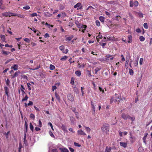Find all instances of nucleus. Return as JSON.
<instances>
[{
	"instance_id": "nucleus-23",
	"label": "nucleus",
	"mask_w": 152,
	"mask_h": 152,
	"mask_svg": "<svg viewBox=\"0 0 152 152\" xmlns=\"http://www.w3.org/2000/svg\"><path fill=\"white\" fill-rule=\"evenodd\" d=\"M60 10H64L65 8L64 6L62 4H60L59 6Z\"/></svg>"
},
{
	"instance_id": "nucleus-29",
	"label": "nucleus",
	"mask_w": 152,
	"mask_h": 152,
	"mask_svg": "<svg viewBox=\"0 0 152 152\" xmlns=\"http://www.w3.org/2000/svg\"><path fill=\"white\" fill-rule=\"evenodd\" d=\"M6 84L8 86H9L10 85V81L8 79H7L5 81Z\"/></svg>"
},
{
	"instance_id": "nucleus-36",
	"label": "nucleus",
	"mask_w": 152,
	"mask_h": 152,
	"mask_svg": "<svg viewBox=\"0 0 152 152\" xmlns=\"http://www.w3.org/2000/svg\"><path fill=\"white\" fill-rule=\"evenodd\" d=\"M139 4L138 2L137 1H135L134 2V5L135 7H137Z\"/></svg>"
},
{
	"instance_id": "nucleus-18",
	"label": "nucleus",
	"mask_w": 152,
	"mask_h": 152,
	"mask_svg": "<svg viewBox=\"0 0 152 152\" xmlns=\"http://www.w3.org/2000/svg\"><path fill=\"white\" fill-rule=\"evenodd\" d=\"M75 74L76 75L80 77L81 75V72L80 70H77L75 72Z\"/></svg>"
},
{
	"instance_id": "nucleus-21",
	"label": "nucleus",
	"mask_w": 152,
	"mask_h": 152,
	"mask_svg": "<svg viewBox=\"0 0 152 152\" xmlns=\"http://www.w3.org/2000/svg\"><path fill=\"white\" fill-rule=\"evenodd\" d=\"M111 149L110 147L108 148L107 146L106 147L105 151V152H110Z\"/></svg>"
},
{
	"instance_id": "nucleus-25",
	"label": "nucleus",
	"mask_w": 152,
	"mask_h": 152,
	"mask_svg": "<svg viewBox=\"0 0 152 152\" xmlns=\"http://www.w3.org/2000/svg\"><path fill=\"white\" fill-rule=\"evenodd\" d=\"M139 39L141 42H143L145 40V38L143 36H140V37Z\"/></svg>"
},
{
	"instance_id": "nucleus-52",
	"label": "nucleus",
	"mask_w": 152,
	"mask_h": 152,
	"mask_svg": "<svg viewBox=\"0 0 152 152\" xmlns=\"http://www.w3.org/2000/svg\"><path fill=\"white\" fill-rule=\"evenodd\" d=\"M22 148V144L21 142L19 143V147L18 148V150H19V151H20L21 148Z\"/></svg>"
},
{
	"instance_id": "nucleus-9",
	"label": "nucleus",
	"mask_w": 152,
	"mask_h": 152,
	"mask_svg": "<svg viewBox=\"0 0 152 152\" xmlns=\"http://www.w3.org/2000/svg\"><path fill=\"white\" fill-rule=\"evenodd\" d=\"M120 146L124 148H126L127 146V143L123 142H120Z\"/></svg>"
},
{
	"instance_id": "nucleus-6",
	"label": "nucleus",
	"mask_w": 152,
	"mask_h": 152,
	"mask_svg": "<svg viewBox=\"0 0 152 152\" xmlns=\"http://www.w3.org/2000/svg\"><path fill=\"white\" fill-rule=\"evenodd\" d=\"M77 133L78 135H86V134L85 133L82 129H80L78 130L77 131Z\"/></svg>"
},
{
	"instance_id": "nucleus-35",
	"label": "nucleus",
	"mask_w": 152,
	"mask_h": 152,
	"mask_svg": "<svg viewBox=\"0 0 152 152\" xmlns=\"http://www.w3.org/2000/svg\"><path fill=\"white\" fill-rule=\"evenodd\" d=\"M134 4V2L133 0H131L130 1V7H132Z\"/></svg>"
},
{
	"instance_id": "nucleus-22",
	"label": "nucleus",
	"mask_w": 152,
	"mask_h": 152,
	"mask_svg": "<svg viewBox=\"0 0 152 152\" xmlns=\"http://www.w3.org/2000/svg\"><path fill=\"white\" fill-rule=\"evenodd\" d=\"M73 37H74L73 35H71L70 37H67L66 40V41H71Z\"/></svg>"
},
{
	"instance_id": "nucleus-5",
	"label": "nucleus",
	"mask_w": 152,
	"mask_h": 152,
	"mask_svg": "<svg viewBox=\"0 0 152 152\" xmlns=\"http://www.w3.org/2000/svg\"><path fill=\"white\" fill-rule=\"evenodd\" d=\"M67 98L69 100L72 102H73L74 100L73 96L71 94H69L68 95Z\"/></svg>"
},
{
	"instance_id": "nucleus-11",
	"label": "nucleus",
	"mask_w": 152,
	"mask_h": 152,
	"mask_svg": "<svg viewBox=\"0 0 152 152\" xmlns=\"http://www.w3.org/2000/svg\"><path fill=\"white\" fill-rule=\"evenodd\" d=\"M20 73V72L19 71H18V72H16L14 75H12V78H13L15 77H17L18 75V74Z\"/></svg>"
},
{
	"instance_id": "nucleus-41",
	"label": "nucleus",
	"mask_w": 152,
	"mask_h": 152,
	"mask_svg": "<svg viewBox=\"0 0 152 152\" xmlns=\"http://www.w3.org/2000/svg\"><path fill=\"white\" fill-rule=\"evenodd\" d=\"M95 23L97 26H100V23L99 20H96L95 21Z\"/></svg>"
},
{
	"instance_id": "nucleus-58",
	"label": "nucleus",
	"mask_w": 152,
	"mask_h": 152,
	"mask_svg": "<svg viewBox=\"0 0 152 152\" xmlns=\"http://www.w3.org/2000/svg\"><path fill=\"white\" fill-rule=\"evenodd\" d=\"M74 145L76 146L80 147L81 146V145L79 144V143L76 142H75L74 143Z\"/></svg>"
},
{
	"instance_id": "nucleus-3",
	"label": "nucleus",
	"mask_w": 152,
	"mask_h": 152,
	"mask_svg": "<svg viewBox=\"0 0 152 152\" xmlns=\"http://www.w3.org/2000/svg\"><path fill=\"white\" fill-rule=\"evenodd\" d=\"M121 100V98L120 97L118 96H116L115 98V99H114L113 97H112L111 98V102H112L113 101H114L115 102H119Z\"/></svg>"
},
{
	"instance_id": "nucleus-13",
	"label": "nucleus",
	"mask_w": 152,
	"mask_h": 152,
	"mask_svg": "<svg viewBox=\"0 0 152 152\" xmlns=\"http://www.w3.org/2000/svg\"><path fill=\"white\" fill-rule=\"evenodd\" d=\"M4 90L5 91V93L6 94V95L8 96V93H9V89L7 88V87L6 86H5L4 87Z\"/></svg>"
},
{
	"instance_id": "nucleus-49",
	"label": "nucleus",
	"mask_w": 152,
	"mask_h": 152,
	"mask_svg": "<svg viewBox=\"0 0 152 152\" xmlns=\"http://www.w3.org/2000/svg\"><path fill=\"white\" fill-rule=\"evenodd\" d=\"M143 26L145 28L147 29L148 28V26L147 23H145L143 24Z\"/></svg>"
},
{
	"instance_id": "nucleus-27",
	"label": "nucleus",
	"mask_w": 152,
	"mask_h": 152,
	"mask_svg": "<svg viewBox=\"0 0 152 152\" xmlns=\"http://www.w3.org/2000/svg\"><path fill=\"white\" fill-rule=\"evenodd\" d=\"M101 68L100 67H96L95 69V73L96 74L97 72L101 69Z\"/></svg>"
},
{
	"instance_id": "nucleus-54",
	"label": "nucleus",
	"mask_w": 152,
	"mask_h": 152,
	"mask_svg": "<svg viewBox=\"0 0 152 152\" xmlns=\"http://www.w3.org/2000/svg\"><path fill=\"white\" fill-rule=\"evenodd\" d=\"M25 128H26V132H27L28 127V124H27V123L25 121Z\"/></svg>"
},
{
	"instance_id": "nucleus-4",
	"label": "nucleus",
	"mask_w": 152,
	"mask_h": 152,
	"mask_svg": "<svg viewBox=\"0 0 152 152\" xmlns=\"http://www.w3.org/2000/svg\"><path fill=\"white\" fill-rule=\"evenodd\" d=\"M121 116V117L124 120H127L130 117V116L129 115L126 114L124 113H123Z\"/></svg>"
},
{
	"instance_id": "nucleus-44",
	"label": "nucleus",
	"mask_w": 152,
	"mask_h": 152,
	"mask_svg": "<svg viewBox=\"0 0 152 152\" xmlns=\"http://www.w3.org/2000/svg\"><path fill=\"white\" fill-rule=\"evenodd\" d=\"M10 17L11 16H16L17 15V14L16 13H14L12 12H10Z\"/></svg>"
},
{
	"instance_id": "nucleus-17",
	"label": "nucleus",
	"mask_w": 152,
	"mask_h": 152,
	"mask_svg": "<svg viewBox=\"0 0 152 152\" xmlns=\"http://www.w3.org/2000/svg\"><path fill=\"white\" fill-rule=\"evenodd\" d=\"M44 14L45 16L48 17H51L52 15V14L50 13L49 12H45Z\"/></svg>"
},
{
	"instance_id": "nucleus-64",
	"label": "nucleus",
	"mask_w": 152,
	"mask_h": 152,
	"mask_svg": "<svg viewBox=\"0 0 152 152\" xmlns=\"http://www.w3.org/2000/svg\"><path fill=\"white\" fill-rule=\"evenodd\" d=\"M30 29L31 30L33 31L35 33L37 31V30L34 27H33L32 28H30Z\"/></svg>"
},
{
	"instance_id": "nucleus-16",
	"label": "nucleus",
	"mask_w": 152,
	"mask_h": 152,
	"mask_svg": "<svg viewBox=\"0 0 152 152\" xmlns=\"http://www.w3.org/2000/svg\"><path fill=\"white\" fill-rule=\"evenodd\" d=\"M2 15L4 16L10 17V12H4L2 14Z\"/></svg>"
},
{
	"instance_id": "nucleus-61",
	"label": "nucleus",
	"mask_w": 152,
	"mask_h": 152,
	"mask_svg": "<svg viewBox=\"0 0 152 152\" xmlns=\"http://www.w3.org/2000/svg\"><path fill=\"white\" fill-rule=\"evenodd\" d=\"M129 119H130L132 122L135 119V118L134 117H131L130 116V117L129 118Z\"/></svg>"
},
{
	"instance_id": "nucleus-46",
	"label": "nucleus",
	"mask_w": 152,
	"mask_h": 152,
	"mask_svg": "<svg viewBox=\"0 0 152 152\" xmlns=\"http://www.w3.org/2000/svg\"><path fill=\"white\" fill-rule=\"evenodd\" d=\"M70 120L72 124L74 123V121H75V119L73 117H70Z\"/></svg>"
},
{
	"instance_id": "nucleus-30",
	"label": "nucleus",
	"mask_w": 152,
	"mask_h": 152,
	"mask_svg": "<svg viewBox=\"0 0 152 152\" xmlns=\"http://www.w3.org/2000/svg\"><path fill=\"white\" fill-rule=\"evenodd\" d=\"M134 73V72L132 69H129V73L130 75H133Z\"/></svg>"
},
{
	"instance_id": "nucleus-12",
	"label": "nucleus",
	"mask_w": 152,
	"mask_h": 152,
	"mask_svg": "<svg viewBox=\"0 0 152 152\" xmlns=\"http://www.w3.org/2000/svg\"><path fill=\"white\" fill-rule=\"evenodd\" d=\"M55 96L58 101L60 102L61 100L60 97L59 95L58 94H57L56 92L55 93Z\"/></svg>"
},
{
	"instance_id": "nucleus-47",
	"label": "nucleus",
	"mask_w": 152,
	"mask_h": 152,
	"mask_svg": "<svg viewBox=\"0 0 152 152\" xmlns=\"http://www.w3.org/2000/svg\"><path fill=\"white\" fill-rule=\"evenodd\" d=\"M27 87L28 88V89L29 91H30L31 90V87L30 86L31 85V84L30 83H27Z\"/></svg>"
},
{
	"instance_id": "nucleus-14",
	"label": "nucleus",
	"mask_w": 152,
	"mask_h": 152,
	"mask_svg": "<svg viewBox=\"0 0 152 152\" xmlns=\"http://www.w3.org/2000/svg\"><path fill=\"white\" fill-rule=\"evenodd\" d=\"M91 105L92 106V108L93 110L94 113L95 111V107L94 105V102L92 101H91Z\"/></svg>"
},
{
	"instance_id": "nucleus-48",
	"label": "nucleus",
	"mask_w": 152,
	"mask_h": 152,
	"mask_svg": "<svg viewBox=\"0 0 152 152\" xmlns=\"http://www.w3.org/2000/svg\"><path fill=\"white\" fill-rule=\"evenodd\" d=\"M87 27V26L86 25L81 24V26H80V28H84L85 29H86V28Z\"/></svg>"
},
{
	"instance_id": "nucleus-60",
	"label": "nucleus",
	"mask_w": 152,
	"mask_h": 152,
	"mask_svg": "<svg viewBox=\"0 0 152 152\" xmlns=\"http://www.w3.org/2000/svg\"><path fill=\"white\" fill-rule=\"evenodd\" d=\"M24 40L25 42H27L29 43L30 42V40L28 38H25L24 39Z\"/></svg>"
},
{
	"instance_id": "nucleus-26",
	"label": "nucleus",
	"mask_w": 152,
	"mask_h": 152,
	"mask_svg": "<svg viewBox=\"0 0 152 152\" xmlns=\"http://www.w3.org/2000/svg\"><path fill=\"white\" fill-rule=\"evenodd\" d=\"M61 128L64 131H65L66 130V127L63 124L61 126Z\"/></svg>"
},
{
	"instance_id": "nucleus-37",
	"label": "nucleus",
	"mask_w": 152,
	"mask_h": 152,
	"mask_svg": "<svg viewBox=\"0 0 152 152\" xmlns=\"http://www.w3.org/2000/svg\"><path fill=\"white\" fill-rule=\"evenodd\" d=\"M30 129L32 131H33L34 130V127L32 125L31 123H30Z\"/></svg>"
},
{
	"instance_id": "nucleus-15",
	"label": "nucleus",
	"mask_w": 152,
	"mask_h": 152,
	"mask_svg": "<svg viewBox=\"0 0 152 152\" xmlns=\"http://www.w3.org/2000/svg\"><path fill=\"white\" fill-rule=\"evenodd\" d=\"M60 149L61 150V152H69V150L66 148H61Z\"/></svg>"
},
{
	"instance_id": "nucleus-50",
	"label": "nucleus",
	"mask_w": 152,
	"mask_h": 152,
	"mask_svg": "<svg viewBox=\"0 0 152 152\" xmlns=\"http://www.w3.org/2000/svg\"><path fill=\"white\" fill-rule=\"evenodd\" d=\"M30 118H33L34 119L35 118L34 115L32 113H31L30 114Z\"/></svg>"
},
{
	"instance_id": "nucleus-45",
	"label": "nucleus",
	"mask_w": 152,
	"mask_h": 152,
	"mask_svg": "<svg viewBox=\"0 0 152 152\" xmlns=\"http://www.w3.org/2000/svg\"><path fill=\"white\" fill-rule=\"evenodd\" d=\"M138 15L139 17L140 18H142L143 17V14L141 12H139L138 13Z\"/></svg>"
},
{
	"instance_id": "nucleus-38",
	"label": "nucleus",
	"mask_w": 152,
	"mask_h": 152,
	"mask_svg": "<svg viewBox=\"0 0 152 152\" xmlns=\"http://www.w3.org/2000/svg\"><path fill=\"white\" fill-rule=\"evenodd\" d=\"M2 53L3 54H4L6 56L8 55L10 53L9 52L3 51H2Z\"/></svg>"
},
{
	"instance_id": "nucleus-34",
	"label": "nucleus",
	"mask_w": 152,
	"mask_h": 152,
	"mask_svg": "<svg viewBox=\"0 0 152 152\" xmlns=\"http://www.w3.org/2000/svg\"><path fill=\"white\" fill-rule=\"evenodd\" d=\"M67 58V57L66 56H64L63 57L61 58L60 60L62 61H64L66 60Z\"/></svg>"
},
{
	"instance_id": "nucleus-55",
	"label": "nucleus",
	"mask_w": 152,
	"mask_h": 152,
	"mask_svg": "<svg viewBox=\"0 0 152 152\" xmlns=\"http://www.w3.org/2000/svg\"><path fill=\"white\" fill-rule=\"evenodd\" d=\"M30 15H31V16L33 17L35 16H37V13H34L31 14Z\"/></svg>"
},
{
	"instance_id": "nucleus-43",
	"label": "nucleus",
	"mask_w": 152,
	"mask_h": 152,
	"mask_svg": "<svg viewBox=\"0 0 152 152\" xmlns=\"http://www.w3.org/2000/svg\"><path fill=\"white\" fill-rule=\"evenodd\" d=\"M18 17L20 18H24V16L23 15H20V14H18L17 15Z\"/></svg>"
},
{
	"instance_id": "nucleus-24",
	"label": "nucleus",
	"mask_w": 152,
	"mask_h": 152,
	"mask_svg": "<svg viewBox=\"0 0 152 152\" xmlns=\"http://www.w3.org/2000/svg\"><path fill=\"white\" fill-rule=\"evenodd\" d=\"M87 132H90L91 131V129L89 127L85 126H84Z\"/></svg>"
},
{
	"instance_id": "nucleus-53",
	"label": "nucleus",
	"mask_w": 152,
	"mask_h": 152,
	"mask_svg": "<svg viewBox=\"0 0 152 152\" xmlns=\"http://www.w3.org/2000/svg\"><path fill=\"white\" fill-rule=\"evenodd\" d=\"M42 123L40 120H39V125H38V126L41 127L42 126Z\"/></svg>"
},
{
	"instance_id": "nucleus-62",
	"label": "nucleus",
	"mask_w": 152,
	"mask_h": 152,
	"mask_svg": "<svg viewBox=\"0 0 152 152\" xmlns=\"http://www.w3.org/2000/svg\"><path fill=\"white\" fill-rule=\"evenodd\" d=\"M143 61V59L142 58H141L140 60V64L141 65L142 64V62Z\"/></svg>"
},
{
	"instance_id": "nucleus-59",
	"label": "nucleus",
	"mask_w": 152,
	"mask_h": 152,
	"mask_svg": "<svg viewBox=\"0 0 152 152\" xmlns=\"http://www.w3.org/2000/svg\"><path fill=\"white\" fill-rule=\"evenodd\" d=\"M57 88V87L56 86H54L52 87V90L53 92L54 91L55 89H56Z\"/></svg>"
},
{
	"instance_id": "nucleus-42",
	"label": "nucleus",
	"mask_w": 152,
	"mask_h": 152,
	"mask_svg": "<svg viewBox=\"0 0 152 152\" xmlns=\"http://www.w3.org/2000/svg\"><path fill=\"white\" fill-rule=\"evenodd\" d=\"M138 59L135 60V61H134V64L135 66H137L138 64Z\"/></svg>"
},
{
	"instance_id": "nucleus-51",
	"label": "nucleus",
	"mask_w": 152,
	"mask_h": 152,
	"mask_svg": "<svg viewBox=\"0 0 152 152\" xmlns=\"http://www.w3.org/2000/svg\"><path fill=\"white\" fill-rule=\"evenodd\" d=\"M130 139H130V141L131 142H134V141L132 140L134 138V137H132V135L131 133H130Z\"/></svg>"
},
{
	"instance_id": "nucleus-28",
	"label": "nucleus",
	"mask_w": 152,
	"mask_h": 152,
	"mask_svg": "<svg viewBox=\"0 0 152 152\" xmlns=\"http://www.w3.org/2000/svg\"><path fill=\"white\" fill-rule=\"evenodd\" d=\"M75 23L76 24L77 27L80 28V26H81V24L78 21H77L75 22Z\"/></svg>"
},
{
	"instance_id": "nucleus-39",
	"label": "nucleus",
	"mask_w": 152,
	"mask_h": 152,
	"mask_svg": "<svg viewBox=\"0 0 152 152\" xmlns=\"http://www.w3.org/2000/svg\"><path fill=\"white\" fill-rule=\"evenodd\" d=\"M23 8L25 10H28L30 8V7L28 5H26V6L23 7Z\"/></svg>"
},
{
	"instance_id": "nucleus-7",
	"label": "nucleus",
	"mask_w": 152,
	"mask_h": 152,
	"mask_svg": "<svg viewBox=\"0 0 152 152\" xmlns=\"http://www.w3.org/2000/svg\"><path fill=\"white\" fill-rule=\"evenodd\" d=\"M18 66L17 64H15L13 65V66H11V69H13L14 70H17L18 69Z\"/></svg>"
},
{
	"instance_id": "nucleus-8",
	"label": "nucleus",
	"mask_w": 152,
	"mask_h": 152,
	"mask_svg": "<svg viewBox=\"0 0 152 152\" xmlns=\"http://www.w3.org/2000/svg\"><path fill=\"white\" fill-rule=\"evenodd\" d=\"M23 142L26 146H27L28 145L27 142L26 140V133L24 134V136L23 138Z\"/></svg>"
},
{
	"instance_id": "nucleus-2",
	"label": "nucleus",
	"mask_w": 152,
	"mask_h": 152,
	"mask_svg": "<svg viewBox=\"0 0 152 152\" xmlns=\"http://www.w3.org/2000/svg\"><path fill=\"white\" fill-rule=\"evenodd\" d=\"M74 8H77V10H81L83 9V6L80 3L78 2L74 6Z\"/></svg>"
},
{
	"instance_id": "nucleus-1",
	"label": "nucleus",
	"mask_w": 152,
	"mask_h": 152,
	"mask_svg": "<svg viewBox=\"0 0 152 152\" xmlns=\"http://www.w3.org/2000/svg\"><path fill=\"white\" fill-rule=\"evenodd\" d=\"M102 130L104 132L107 133L109 131V126L107 124H104L101 128Z\"/></svg>"
},
{
	"instance_id": "nucleus-32",
	"label": "nucleus",
	"mask_w": 152,
	"mask_h": 152,
	"mask_svg": "<svg viewBox=\"0 0 152 152\" xmlns=\"http://www.w3.org/2000/svg\"><path fill=\"white\" fill-rule=\"evenodd\" d=\"M64 46L63 45H61L59 47V49H60L63 51H64Z\"/></svg>"
},
{
	"instance_id": "nucleus-56",
	"label": "nucleus",
	"mask_w": 152,
	"mask_h": 152,
	"mask_svg": "<svg viewBox=\"0 0 152 152\" xmlns=\"http://www.w3.org/2000/svg\"><path fill=\"white\" fill-rule=\"evenodd\" d=\"M40 66L39 65V66H37V67H36L33 68V69H31L33 70H35L38 69H39L40 68Z\"/></svg>"
},
{
	"instance_id": "nucleus-40",
	"label": "nucleus",
	"mask_w": 152,
	"mask_h": 152,
	"mask_svg": "<svg viewBox=\"0 0 152 152\" xmlns=\"http://www.w3.org/2000/svg\"><path fill=\"white\" fill-rule=\"evenodd\" d=\"M14 60V59H12V58H11V59H9L8 60H7L6 61V62L5 63V64H8V63H9V62H10V61H12Z\"/></svg>"
},
{
	"instance_id": "nucleus-20",
	"label": "nucleus",
	"mask_w": 152,
	"mask_h": 152,
	"mask_svg": "<svg viewBox=\"0 0 152 152\" xmlns=\"http://www.w3.org/2000/svg\"><path fill=\"white\" fill-rule=\"evenodd\" d=\"M25 89L24 86L22 85H21L20 90L22 92V94H25V93L24 91V90Z\"/></svg>"
},
{
	"instance_id": "nucleus-63",
	"label": "nucleus",
	"mask_w": 152,
	"mask_h": 152,
	"mask_svg": "<svg viewBox=\"0 0 152 152\" xmlns=\"http://www.w3.org/2000/svg\"><path fill=\"white\" fill-rule=\"evenodd\" d=\"M33 103L31 101H29V103H28L27 105L28 106H30V105H33Z\"/></svg>"
},
{
	"instance_id": "nucleus-33",
	"label": "nucleus",
	"mask_w": 152,
	"mask_h": 152,
	"mask_svg": "<svg viewBox=\"0 0 152 152\" xmlns=\"http://www.w3.org/2000/svg\"><path fill=\"white\" fill-rule=\"evenodd\" d=\"M28 99V97L27 95H26L25 97L22 99V101L23 102L24 101H27Z\"/></svg>"
},
{
	"instance_id": "nucleus-10",
	"label": "nucleus",
	"mask_w": 152,
	"mask_h": 152,
	"mask_svg": "<svg viewBox=\"0 0 152 152\" xmlns=\"http://www.w3.org/2000/svg\"><path fill=\"white\" fill-rule=\"evenodd\" d=\"M128 39L129 40L127 42L129 43H131L132 41V37L131 35H129L128 36Z\"/></svg>"
},
{
	"instance_id": "nucleus-57",
	"label": "nucleus",
	"mask_w": 152,
	"mask_h": 152,
	"mask_svg": "<svg viewBox=\"0 0 152 152\" xmlns=\"http://www.w3.org/2000/svg\"><path fill=\"white\" fill-rule=\"evenodd\" d=\"M116 20L117 21H119L120 19L121 18V17L119 15H117L116 16Z\"/></svg>"
},
{
	"instance_id": "nucleus-31",
	"label": "nucleus",
	"mask_w": 152,
	"mask_h": 152,
	"mask_svg": "<svg viewBox=\"0 0 152 152\" xmlns=\"http://www.w3.org/2000/svg\"><path fill=\"white\" fill-rule=\"evenodd\" d=\"M55 69V66L53 65L50 64V70H53Z\"/></svg>"
},
{
	"instance_id": "nucleus-19",
	"label": "nucleus",
	"mask_w": 152,
	"mask_h": 152,
	"mask_svg": "<svg viewBox=\"0 0 152 152\" xmlns=\"http://www.w3.org/2000/svg\"><path fill=\"white\" fill-rule=\"evenodd\" d=\"M99 19L101 22L104 23L105 19L104 17L101 16L99 17Z\"/></svg>"
}]
</instances>
